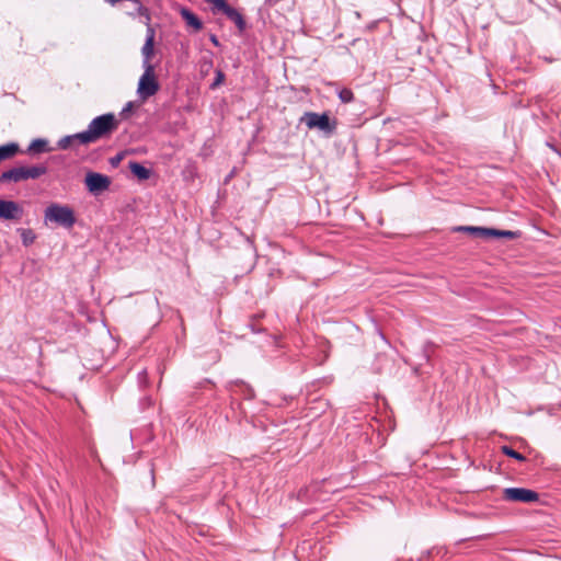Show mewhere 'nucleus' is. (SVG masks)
<instances>
[{
    "mask_svg": "<svg viewBox=\"0 0 561 561\" xmlns=\"http://www.w3.org/2000/svg\"><path fill=\"white\" fill-rule=\"evenodd\" d=\"M118 121L113 113L103 114L93 118L88 128L83 130V139L87 144L96 142L100 139L110 138L117 129Z\"/></svg>",
    "mask_w": 561,
    "mask_h": 561,
    "instance_id": "f257e3e1",
    "label": "nucleus"
},
{
    "mask_svg": "<svg viewBox=\"0 0 561 561\" xmlns=\"http://www.w3.org/2000/svg\"><path fill=\"white\" fill-rule=\"evenodd\" d=\"M48 172L45 164H36L31 167H15L0 174V183L13 182L19 183L27 180H36Z\"/></svg>",
    "mask_w": 561,
    "mask_h": 561,
    "instance_id": "f03ea898",
    "label": "nucleus"
},
{
    "mask_svg": "<svg viewBox=\"0 0 561 561\" xmlns=\"http://www.w3.org/2000/svg\"><path fill=\"white\" fill-rule=\"evenodd\" d=\"M45 222H55L66 229L72 228L76 224V215L73 209L68 205L53 203L46 207L44 211Z\"/></svg>",
    "mask_w": 561,
    "mask_h": 561,
    "instance_id": "7ed1b4c3",
    "label": "nucleus"
},
{
    "mask_svg": "<svg viewBox=\"0 0 561 561\" xmlns=\"http://www.w3.org/2000/svg\"><path fill=\"white\" fill-rule=\"evenodd\" d=\"M300 123L306 124L309 129H319L327 135L334 134L336 129V121H331L328 113H316V112H306L300 117Z\"/></svg>",
    "mask_w": 561,
    "mask_h": 561,
    "instance_id": "20e7f679",
    "label": "nucleus"
},
{
    "mask_svg": "<svg viewBox=\"0 0 561 561\" xmlns=\"http://www.w3.org/2000/svg\"><path fill=\"white\" fill-rule=\"evenodd\" d=\"M145 71L138 82L139 98L146 100L154 95L159 90V83L154 77V66L144 68Z\"/></svg>",
    "mask_w": 561,
    "mask_h": 561,
    "instance_id": "39448f33",
    "label": "nucleus"
},
{
    "mask_svg": "<svg viewBox=\"0 0 561 561\" xmlns=\"http://www.w3.org/2000/svg\"><path fill=\"white\" fill-rule=\"evenodd\" d=\"M503 497L512 502L531 503L539 500V494L530 489L506 488L503 491Z\"/></svg>",
    "mask_w": 561,
    "mask_h": 561,
    "instance_id": "423d86ee",
    "label": "nucleus"
},
{
    "mask_svg": "<svg viewBox=\"0 0 561 561\" xmlns=\"http://www.w3.org/2000/svg\"><path fill=\"white\" fill-rule=\"evenodd\" d=\"M88 191L94 195L108 190L111 179L107 175L98 172H88L84 179Z\"/></svg>",
    "mask_w": 561,
    "mask_h": 561,
    "instance_id": "0eeeda50",
    "label": "nucleus"
},
{
    "mask_svg": "<svg viewBox=\"0 0 561 561\" xmlns=\"http://www.w3.org/2000/svg\"><path fill=\"white\" fill-rule=\"evenodd\" d=\"M154 37H156V31L151 25H148L146 31V41L141 48V55L144 57L142 59V67L146 68L148 66H153L151 64V58L154 55Z\"/></svg>",
    "mask_w": 561,
    "mask_h": 561,
    "instance_id": "6e6552de",
    "label": "nucleus"
},
{
    "mask_svg": "<svg viewBox=\"0 0 561 561\" xmlns=\"http://www.w3.org/2000/svg\"><path fill=\"white\" fill-rule=\"evenodd\" d=\"M22 214V208L16 202L0 199V218L12 220L18 219Z\"/></svg>",
    "mask_w": 561,
    "mask_h": 561,
    "instance_id": "1a4fd4ad",
    "label": "nucleus"
},
{
    "mask_svg": "<svg viewBox=\"0 0 561 561\" xmlns=\"http://www.w3.org/2000/svg\"><path fill=\"white\" fill-rule=\"evenodd\" d=\"M82 137L83 131L73 135H67L58 140L57 147L60 150H67L70 148H76L77 145H88L85 139Z\"/></svg>",
    "mask_w": 561,
    "mask_h": 561,
    "instance_id": "9d476101",
    "label": "nucleus"
},
{
    "mask_svg": "<svg viewBox=\"0 0 561 561\" xmlns=\"http://www.w3.org/2000/svg\"><path fill=\"white\" fill-rule=\"evenodd\" d=\"M180 15L185 21L186 25L192 27L195 32L203 28V22L201 19L190 9L182 7L180 9Z\"/></svg>",
    "mask_w": 561,
    "mask_h": 561,
    "instance_id": "9b49d317",
    "label": "nucleus"
},
{
    "mask_svg": "<svg viewBox=\"0 0 561 561\" xmlns=\"http://www.w3.org/2000/svg\"><path fill=\"white\" fill-rule=\"evenodd\" d=\"M229 390L232 393H240L244 399L251 400L254 398V390L251 386L244 383L242 380H234L229 383Z\"/></svg>",
    "mask_w": 561,
    "mask_h": 561,
    "instance_id": "f8f14e48",
    "label": "nucleus"
},
{
    "mask_svg": "<svg viewBox=\"0 0 561 561\" xmlns=\"http://www.w3.org/2000/svg\"><path fill=\"white\" fill-rule=\"evenodd\" d=\"M222 13L236 24L239 32L245 31L247 22L243 15L236 8L229 5Z\"/></svg>",
    "mask_w": 561,
    "mask_h": 561,
    "instance_id": "ddd939ff",
    "label": "nucleus"
},
{
    "mask_svg": "<svg viewBox=\"0 0 561 561\" xmlns=\"http://www.w3.org/2000/svg\"><path fill=\"white\" fill-rule=\"evenodd\" d=\"M128 167L130 172L140 181L148 180L151 175V170L144 167L139 162L130 161Z\"/></svg>",
    "mask_w": 561,
    "mask_h": 561,
    "instance_id": "4468645a",
    "label": "nucleus"
},
{
    "mask_svg": "<svg viewBox=\"0 0 561 561\" xmlns=\"http://www.w3.org/2000/svg\"><path fill=\"white\" fill-rule=\"evenodd\" d=\"M20 152V146L16 142H9L0 146V162L13 158Z\"/></svg>",
    "mask_w": 561,
    "mask_h": 561,
    "instance_id": "2eb2a0df",
    "label": "nucleus"
},
{
    "mask_svg": "<svg viewBox=\"0 0 561 561\" xmlns=\"http://www.w3.org/2000/svg\"><path fill=\"white\" fill-rule=\"evenodd\" d=\"M49 151L48 141L46 139H34L26 149V153L37 154Z\"/></svg>",
    "mask_w": 561,
    "mask_h": 561,
    "instance_id": "dca6fc26",
    "label": "nucleus"
},
{
    "mask_svg": "<svg viewBox=\"0 0 561 561\" xmlns=\"http://www.w3.org/2000/svg\"><path fill=\"white\" fill-rule=\"evenodd\" d=\"M493 229L488 227H476L472 230V236L481 239L493 238Z\"/></svg>",
    "mask_w": 561,
    "mask_h": 561,
    "instance_id": "f3484780",
    "label": "nucleus"
},
{
    "mask_svg": "<svg viewBox=\"0 0 561 561\" xmlns=\"http://www.w3.org/2000/svg\"><path fill=\"white\" fill-rule=\"evenodd\" d=\"M501 450L505 456L514 458L517 461H526V457L520 453L516 451L515 449H513L511 446L504 445L501 447Z\"/></svg>",
    "mask_w": 561,
    "mask_h": 561,
    "instance_id": "a211bd4d",
    "label": "nucleus"
},
{
    "mask_svg": "<svg viewBox=\"0 0 561 561\" xmlns=\"http://www.w3.org/2000/svg\"><path fill=\"white\" fill-rule=\"evenodd\" d=\"M519 237L518 231H512V230H500V229H493V238H506L510 240L517 239Z\"/></svg>",
    "mask_w": 561,
    "mask_h": 561,
    "instance_id": "6ab92c4d",
    "label": "nucleus"
},
{
    "mask_svg": "<svg viewBox=\"0 0 561 561\" xmlns=\"http://www.w3.org/2000/svg\"><path fill=\"white\" fill-rule=\"evenodd\" d=\"M20 231H21L22 243L25 247H28L30 244H32L35 241L36 236L32 229H21Z\"/></svg>",
    "mask_w": 561,
    "mask_h": 561,
    "instance_id": "aec40b11",
    "label": "nucleus"
},
{
    "mask_svg": "<svg viewBox=\"0 0 561 561\" xmlns=\"http://www.w3.org/2000/svg\"><path fill=\"white\" fill-rule=\"evenodd\" d=\"M136 11L140 16L146 19L147 26L150 25V12L147 7H145L140 0H135Z\"/></svg>",
    "mask_w": 561,
    "mask_h": 561,
    "instance_id": "412c9836",
    "label": "nucleus"
},
{
    "mask_svg": "<svg viewBox=\"0 0 561 561\" xmlns=\"http://www.w3.org/2000/svg\"><path fill=\"white\" fill-rule=\"evenodd\" d=\"M339 99L343 103H350L354 100V93L348 88H343L339 91Z\"/></svg>",
    "mask_w": 561,
    "mask_h": 561,
    "instance_id": "4be33fe9",
    "label": "nucleus"
},
{
    "mask_svg": "<svg viewBox=\"0 0 561 561\" xmlns=\"http://www.w3.org/2000/svg\"><path fill=\"white\" fill-rule=\"evenodd\" d=\"M214 5L215 10L224 12L230 4L226 0H204Z\"/></svg>",
    "mask_w": 561,
    "mask_h": 561,
    "instance_id": "5701e85b",
    "label": "nucleus"
},
{
    "mask_svg": "<svg viewBox=\"0 0 561 561\" xmlns=\"http://www.w3.org/2000/svg\"><path fill=\"white\" fill-rule=\"evenodd\" d=\"M224 80H225V73L221 70H217L216 71L215 80L210 84V88L211 89H216L217 87H219L224 82Z\"/></svg>",
    "mask_w": 561,
    "mask_h": 561,
    "instance_id": "b1692460",
    "label": "nucleus"
},
{
    "mask_svg": "<svg viewBox=\"0 0 561 561\" xmlns=\"http://www.w3.org/2000/svg\"><path fill=\"white\" fill-rule=\"evenodd\" d=\"M434 553L438 554L439 551L432 549L423 552L422 556L420 557V561H428L432 558V556H434Z\"/></svg>",
    "mask_w": 561,
    "mask_h": 561,
    "instance_id": "393cba45",
    "label": "nucleus"
},
{
    "mask_svg": "<svg viewBox=\"0 0 561 561\" xmlns=\"http://www.w3.org/2000/svg\"><path fill=\"white\" fill-rule=\"evenodd\" d=\"M474 226H458L454 228V231L466 232L472 236Z\"/></svg>",
    "mask_w": 561,
    "mask_h": 561,
    "instance_id": "a878e982",
    "label": "nucleus"
},
{
    "mask_svg": "<svg viewBox=\"0 0 561 561\" xmlns=\"http://www.w3.org/2000/svg\"><path fill=\"white\" fill-rule=\"evenodd\" d=\"M122 159H123V154L118 153L115 157L111 158L110 162H111L112 167H117L119 164V162L122 161Z\"/></svg>",
    "mask_w": 561,
    "mask_h": 561,
    "instance_id": "bb28decb",
    "label": "nucleus"
},
{
    "mask_svg": "<svg viewBox=\"0 0 561 561\" xmlns=\"http://www.w3.org/2000/svg\"><path fill=\"white\" fill-rule=\"evenodd\" d=\"M209 39L215 46H219V41L216 35L211 34Z\"/></svg>",
    "mask_w": 561,
    "mask_h": 561,
    "instance_id": "cd10ccee",
    "label": "nucleus"
},
{
    "mask_svg": "<svg viewBox=\"0 0 561 561\" xmlns=\"http://www.w3.org/2000/svg\"><path fill=\"white\" fill-rule=\"evenodd\" d=\"M131 108H133V103H131V102H128V103L125 105V107L123 108L122 114H124L125 112H129Z\"/></svg>",
    "mask_w": 561,
    "mask_h": 561,
    "instance_id": "c85d7f7f",
    "label": "nucleus"
},
{
    "mask_svg": "<svg viewBox=\"0 0 561 561\" xmlns=\"http://www.w3.org/2000/svg\"><path fill=\"white\" fill-rule=\"evenodd\" d=\"M150 474H151L152 485H154V483H156V478H154V468H153V466L150 468Z\"/></svg>",
    "mask_w": 561,
    "mask_h": 561,
    "instance_id": "c756f323",
    "label": "nucleus"
},
{
    "mask_svg": "<svg viewBox=\"0 0 561 561\" xmlns=\"http://www.w3.org/2000/svg\"><path fill=\"white\" fill-rule=\"evenodd\" d=\"M250 327H251L252 332H260V331H261L260 329H257V330H256V329L254 328V325H252V324H251Z\"/></svg>",
    "mask_w": 561,
    "mask_h": 561,
    "instance_id": "7c9ffc66",
    "label": "nucleus"
},
{
    "mask_svg": "<svg viewBox=\"0 0 561 561\" xmlns=\"http://www.w3.org/2000/svg\"><path fill=\"white\" fill-rule=\"evenodd\" d=\"M146 370H142L141 373H139V376H146Z\"/></svg>",
    "mask_w": 561,
    "mask_h": 561,
    "instance_id": "2f4dec72",
    "label": "nucleus"
},
{
    "mask_svg": "<svg viewBox=\"0 0 561 561\" xmlns=\"http://www.w3.org/2000/svg\"><path fill=\"white\" fill-rule=\"evenodd\" d=\"M266 2H270V0H266Z\"/></svg>",
    "mask_w": 561,
    "mask_h": 561,
    "instance_id": "473e14b6",
    "label": "nucleus"
}]
</instances>
